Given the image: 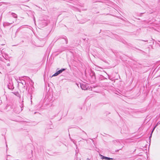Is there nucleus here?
I'll return each mask as SVG.
<instances>
[{"label": "nucleus", "mask_w": 160, "mask_h": 160, "mask_svg": "<svg viewBox=\"0 0 160 160\" xmlns=\"http://www.w3.org/2000/svg\"><path fill=\"white\" fill-rule=\"evenodd\" d=\"M65 70V69H62L54 73L52 76H55L58 75L59 74L61 73L62 71Z\"/></svg>", "instance_id": "f257e3e1"}, {"label": "nucleus", "mask_w": 160, "mask_h": 160, "mask_svg": "<svg viewBox=\"0 0 160 160\" xmlns=\"http://www.w3.org/2000/svg\"><path fill=\"white\" fill-rule=\"evenodd\" d=\"M105 158L107 159H108V160H109V159H113L112 158H108V157H105Z\"/></svg>", "instance_id": "f03ea898"}, {"label": "nucleus", "mask_w": 160, "mask_h": 160, "mask_svg": "<svg viewBox=\"0 0 160 160\" xmlns=\"http://www.w3.org/2000/svg\"><path fill=\"white\" fill-rule=\"evenodd\" d=\"M87 160H90L88 158L87 159Z\"/></svg>", "instance_id": "7ed1b4c3"}, {"label": "nucleus", "mask_w": 160, "mask_h": 160, "mask_svg": "<svg viewBox=\"0 0 160 160\" xmlns=\"http://www.w3.org/2000/svg\"><path fill=\"white\" fill-rule=\"evenodd\" d=\"M154 128H153V130H152V132L154 130Z\"/></svg>", "instance_id": "20e7f679"}]
</instances>
